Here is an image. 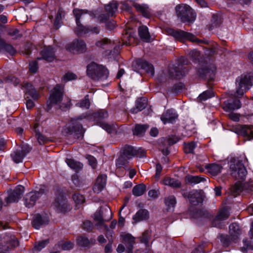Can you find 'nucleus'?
Instances as JSON below:
<instances>
[{
	"label": "nucleus",
	"mask_w": 253,
	"mask_h": 253,
	"mask_svg": "<svg viewBox=\"0 0 253 253\" xmlns=\"http://www.w3.org/2000/svg\"><path fill=\"white\" fill-rule=\"evenodd\" d=\"M127 159L123 155L116 160V166L118 168H126L128 164Z\"/></svg>",
	"instance_id": "nucleus-49"
},
{
	"label": "nucleus",
	"mask_w": 253,
	"mask_h": 253,
	"mask_svg": "<svg viewBox=\"0 0 253 253\" xmlns=\"http://www.w3.org/2000/svg\"><path fill=\"white\" fill-rule=\"evenodd\" d=\"M137 66L138 68H140L144 70L147 73H150L151 76L154 74V69L153 65L145 60L141 59H138L133 63L132 66Z\"/></svg>",
	"instance_id": "nucleus-21"
},
{
	"label": "nucleus",
	"mask_w": 253,
	"mask_h": 253,
	"mask_svg": "<svg viewBox=\"0 0 253 253\" xmlns=\"http://www.w3.org/2000/svg\"><path fill=\"white\" fill-rule=\"evenodd\" d=\"M230 95L232 98L225 101L223 103V109L227 112L238 109L241 106L240 100L237 99L233 93H231Z\"/></svg>",
	"instance_id": "nucleus-18"
},
{
	"label": "nucleus",
	"mask_w": 253,
	"mask_h": 253,
	"mask_svg": "<svg viewBox=\"0 0 253 253\" xmlns=\"http://www.w3.org/2000/svg\"><path fill=\"white\" fill-rule=\"evenodd\" d=\"M165 203L168 209L173 208L176 203V198L173 195L169 196L165 198Z\"/></svg>",
	"instance_id": "nucleus-46"
},
{
	"label": "nucleus",
	"mask_w": 253,
	"mask_h": 253,
	"mask_svg": "<svg viewBox=\"0 0 253 253\" xmlns=\"http://www.w3.org/2000/svg\"><path fill=\"white\" fill-rule=\"evenodd\" d=\"M100 126L109 133H113L117 131V126L115 125H110L108 124L102 123L100 124Z\"/></svg>",
	"instance_id": "nucleus-48"
},
{
	"label": "nucleus",
	"mask_w": 253,
	"mask_h": 253,
	"mask_svg": "<svg viewBox=\"0 0 253 253\" xmlns=\"http://www.w3.org/2000/svg\"><path fill=\"white\" fill-rule=\"evenodd\" d=\"M66 162L68 166L76 171L80 170L83 168V164L72 159H66Z\"/></svg>",
	"instance_id": "nucleus-31"
},
{
	"label": "nucleus",
	"mask_w": 253,
	"mask_h": 253,
	"mask_svg": "<svg viewBox=\"0 0 253 253\" xmlns=\"http://www.w3.org/2000/svg\"><path fill=\"white\" fill-rule=\"evenodd\" d=\"M1 49L5 50L11 55H14L16 52V49L13 47L12 45L6 43V42L1 48Z\"/></svg>",
	"instance_id": "nucleus-55"
},
{
	"label": "nucleus",
	"mask_w": 253,
	"mask_h": 253,
	"mask_svg": "<svg viewBox=\"0 0 253 253\" xmlns=\"http://www.w3.org/2000/svg\"><path fill=\"white\" fill-rule=\"evenodd\" d=\"M253 75L250 74L242 75L237 78L236 80V93L239 96H242L244 93L253 85Z\"/></svg>",
	"instance_id": "nucleus-9"
},
{
	"label": "nucleus",
	"mask_w": 253,
	"mask_h": 253,
	"mask_svg": "<svg viewBox=\"0 0 253 253\" xmlns=\"http://www.w3.org/2000/svg\"><path fill=\"white\" fill-rule=\"evenodd\" d=\"M75 32L77 35L87 34L90 32L89 27H85L83 26L81 22L77 24V28L75 30Z\"/></svg>",
	"instance_id": "nucleus-42"
},
{
	"label": "nucleus",
	"mask_w": 253,
	"mask_h": 253,
	"mask_svg": "<svg viewBox=\"0 0 253 253\" xmlns=\"http://www.w3.org/2000/svg\"><path fill=\"white\" fill-rule=\"evenodd\" d=\"M135 106L140 109V110H142L144 109L146 106V100L145 98H138L136 102Z\"/></svg>",
	"instance_id": "nucleus-58"
},
{
	"label": "nucleus",
	"mask_w": 253,
	"mask_h": 253,
	"mask_svg": "<svg viewBox=\"0 0 253 253\" xmlns=\"http://www.w3.org/2000/svg\"><path fill=\"white\" fill-rule=\"evenodd\" d=\"M37 127L38 125L37 124L35 125L34 129L36 133V136L39 144L40 145H42L49 141L50 139L48 137L41 134L40 132L37 129Z\"/></svg>",
	"instance_id": "nucleus-37"
},
{
	"label": "nucleus",
	"mask_w": 253,
	"mask_h": 253,
	"mask_svg": "<svg viewBox=\"0 0 253 253\" xmlns=\"http://www.w3.org/2000/svg\"><path fill=\"white\" fill-rule=\"evenodd\" d=\"M148 127L147 125H136L133 130V134L137 136H143Z\"/></svg>",
	"instance_id": "nucleus-36"
},
{
	"label": "nucleus",
	"mask_w": 253,
	"mask_h": 253,
	"mask_svg": "<svg viewBox=\"0 0 253 253\" xmlns=\"http://www.w3.org/2000/svg\"><path fill=\"white\" fill-rule=\"evenodd\" d=\"M46 190L45 186H42L38 190H35L27 193L24 198L25 205L28 208L33 207L36 201L42 195L46 194Z\"/></svg>",
	"instance_id": "nucleus-10"
},
{
	"label": "nucleus",
	"mask_w": 253,
	"mask_h": 253,
	"mask_svg": "<svg viewBox=\"0 0 253 253\" xmlns=\"http://www.w3.org/2000/svg\"><path fill=\"white\" fill-rule=\"evenodd\" d=\"M106 178L105 174H101L97 177L93 187L94 192L99 193L103 189L106 185Z\"/></svg>",
	"instance_id": "nucleus-25"
},
{
	"label": "nucleus",
	"mask_w": 253,
	"mask_h": 253,
	"mask_svg": "<svg viewBox=\"0 0 253 253\" xmlns=\"http://www.w3.org/2000/svg\"><path fill=\"white\" fill-rule=\"evenodd\" d=\"M178 117V115L174 110L169 109L164 112L161 117V119L164 124L173 123Z\"/></svg>",
	"instance_id": "nucleus-22"
},
{
	"label": "nucleus",
	"mask_w": 253,
	"mask_h": 253,
	"mask_svg": "<svg viewBox=\"0 0 253 253\" xmlns=\"http://www.w3.org/2000/svg\"><path fill=\"white\" fill-rule=\"evenodd\" d=\"M93 116L96 121H99L107 118L108 117V114L105 110H100L94 113Z\"/></svg>",
	"instance_id": "nucleus-44"
},
{
	"label": "nucleus",
	"mask_w": 253,
	"mask_h": 253,
	"mask_svg": "<svg viewBox=\"0 0 253 253\" xmlns=\"http://www.w3.org/2000/svg\"><path fill=\"white\" fill-rule=\"evenodd\" d=\"M166 31L169 35L172 36L176 40L181 42H183L185 40H188L192 42H196L198 43H208L207 41L200 40L191 33L181 30H174L172 28H168L167 29Z\"/></svg>",
	"instance_id": "nucleus-7"
},
{
	"label": "nucleus",
	"mask_w": 253,
	"mask_h": 253,
	"mask_svg": "<svg viewBox=\"0 0 253 253\" xmlns=\"http://www.w3.org/2000/svg\"><path fill=\"white\" fill-rule=\"evenodd\" d=\"M138 34L140 37L144 41L148 42L150 40V34L148 29L146 26H142L138 28Z\"/></svg>",
	"instance_id": "nucleus-35"
},
{
	"label": "nucleus",
	"mask_w": 253,
	"mask_h": 253,
	"mask_svg": "<svg viewBox=\"0 0 253 253\" xmlns=\"http://www.w3.org/2000/svg\"><path fill=\"white\" fill-rule=\"evenodd\" d=\"M232 131L238 135H240L248 140L253 139V126L237 125L233 126Z\"/></svg>",
	"instance_id": "nucleus-11"
},
{
	"label": "nucleus",
	"mask_w": 253,
	"mask_h": 253,
	"mask_svg": "<svg viewBox=\"0 0 253 253\" xmlns=\"http://www.w3.org/2000/svg\"><path fill=\"white\" fill-rule=\"evenodd\" d=\"M77 78V76L73 73L70 72H68L63 77L62 81L63 82H67V81H71L72 80L76 79Z\"/></svg>",
	"instance_id": "nucleus-63"
},
{
	"label": "nucleus",
	"mask_w": 253,
	"mask_h": 253,
	"mask_svg": "<svg viewBox=\"0 0 253 253\" xmlns=\"http://www.w3.org/2000/svg\"><path fill=\"white\" fill-rule=\"evenodd\" d=\"M133 6L136 10L140 13L144 17L149 18L151 15L150 9L148 6L145 4H140L137 3H134Z\"/></svg>",
	"instance_id": "nucleus-29"
},
{
	"label": "nucleus",
	"mask_w": 253,
	"mask_h": 253,
	"mask_svg": "<svg viewBox=\"0 0 253 253\" xmlns=\"http://www.w3.org/2000/svg\"><path fill=\"white\" fill-rule=\"evenodd\" d=\"M49 243L48 240H43L36 243L34 246V249L37 251H40L44 248Z\"/></svg>",
	"instance_id": "nucleus-60"
},
{
	"label": "nucleus",
	"mask_w": 253,
	"mask_h": 253,
	"mask_svg": "<svg viewBox=\"0 0 253 253\" xmlns=\"http://www.w3.org/2000/svg\"><path fill=\"white\" fill-rule=\"evenodd\" d=\"M105 11L106 14H101L98 16L100 22H106L110 17H114L118 11V4L116 1H112L109 4L105 5Z\"/></svg>",
	"instance_id": "nucleus-13"
},
{
	"label": "nucleus",
	"mask_w": 253,
	"mask_h": 253,
	"mask_svg": "<svg viewBox=\"0 0 253 253\" xmlns=\"http://www.w3.org/2000/svg\"><path fill=\"white\" fill-rule=\"evenodd\" d=\"M229 230L231 240L234 243L237 242L242 234V231L239 225L236 223H233L229 225Z\"/></svg>",
	"instance_id": "nucleus-23"
},
{
	"label": "nucleus",
	"mask_w": 253,
	"mask_h": 253,
	"mask_svg": "<svg viewBox=\"0 0 253 253\" xmlns=\"http://www.w3.org/2000/svg\"><path fill=\"white\" fill-rule=\"evenodd\" d=\"M243 192V189L242 186V182L240 181L237 182L231 188V194L234 197H236L239 195L241 192Z\"/></svg>",
	"instance_id": "nucleus-41"
},
{
	"label": "nucleus",
	"mask_w": 253,
	"mask_h": 253,
	"mask_svg": "<svg viewBox=\"0 0 253 253\" xmlns=\"http://www.w3.org/2000/svg\"><path fill=\"white\" fill-rule=\"evenodd\" d=\"M53 206L58 212L65 213L70 210L66 198L61 194L56 197Z\"/></svg>",
	"instance_id": "nucleus-16"
},
{
	"label": "nucleus",
	"mask_w": 253,
	"mask_h": 253,
	"mask_svg": "<svg viewBox=\"0 0 253 253\" xmlns=\"http://www.w3.org/2000/svg\"><path fill=\"white\" fill-rule=\"evenodd\" d=\"M73 199L77 205L82 204L85 202V198L83 195L78 193L73 195Z\"/></svg>",
	"instance_id": "nucleus-57"
},
{
	"label": "nucleus",
	"mask_w": 253,
	"mask_h": 253,
	"mask_svg": "<svg viewBox=\"0 0 253 253\" xmlns=\"http://www.w3.org/2000/svg\"><path fill=\"white\" fill-rule=\"evenodd\" d=\"M182 195L183 197L188 198L193 205H197L201 201V195L197 190H193L189 192H184Z\"/></svg>",
	"instance_id": "nucleus-20"
},
{
	"label": "nucleus",
	"mask_w": 253,
	"mask_h": 253,
	"mask_svg": "<svg viewBox=\"0 0 253 253\" xmlns=\"http://www.w3.org/2000/svg\"><path fill=\"white\" fill-rule=\"evenodd\" d=\"M196 144L194 142L186 144L184 146V152L186 153H193Z\"/></svg>",
	"instance_id": "nucleus-59"
},
{
	"label": "nucleus",
	"mask_w": 253,
	"mask_h": 253,
	"mask_svg": "<svg viewBox=\"0 0 253 253\" xmlns=\"http://www.w3.org/2000/svg\"><path fill=\"white\" fill-rule=\"evenodd\" d=\"M188 61L184 57H181L178 60L177 66L169 68L170 76L174 79H180L184 77L188 71V68L185 66L188 65Z\"/></svg>",
	"instance_id": "nucleus-8"
},
{
	"label": "nucleus",
	"mask_w": 253,
	"mask_h": 253,
	"mask_svg": "<svg viewBox=\"0 0 253 253\" xmlns=\"http://www.w3.org/2000/svg\"><path fill=\"white\" fill-rule=\"evenodd\" d=\"M146 190V186L145 184L141 183L135 185L132 189V194L138 197L142 195Z\"/></svg>",
	"instance_id": "nucleus-33"
},
{
	"label": "nucleus",
	"mask_w": 253,
	"mask_h": 253,
	"mask_svg": "<svg viewBox=\"0 0 253 253\" xmlns=\"http://www.w3.org/2000/svg\"><path fill=\"white\" fill-rule=\"evenodd\" d=\"M230 215L228 210L226 208H223L219 210L217 215L212 221V225L217 228H221L222 221L227 219Z\"/></svg>",
	"instance_id": "nucleus-17"
},
{
	"label": "nucleus",
	"mask_w": 253,
	"mask_h": 253,
	"mask_svg": "<svg viewBox=\"0 0 253 253\" xmlns=\"http://www.w3.org/2000/svg\"><path fill=\"white\" fill-rule=\"evenodd\" d=\"M186 179L188 182L191 184H196L201 182L206 181V179L204 177L201 176H193L191 175H188L186 177Z\"/></svg>",
	"instance_id": "nucleus-39"
},
{
	"label": "nucleus",
	"mask_w": 253,
	"mask_h": 253,
	"mask_svg": "<svg viewBox=\"0 0 253 253\" xmlns=\"http://www.w3.org/2000/svg\"><path fill=\"white\" fill-rule=\"evenodd\" d=\"M123 154L127 159H131L136 155V149L131 146H126L123 149Z\"/></svg>",
	"instance_id": "nucleus-34"
},
{
	"label": "nucleus",
	"mask_w": 253,
	"mask_h": 253,
	"mask_svg": "<svg viewBox=\"0 0 253 253\" xmlns=\"http://www.w3.org/2000/svg\"><path fill=\"white\" fill-rule=\"evenodd\" d=\"M59 246L63 250H70L73 248L74 243L71 241L60 242L59 243Z\"/></svg>",
	"instance_id": "nucleus-54"
},
{
	"label": "nucleus",
	"mask_w": 253,
	"mask_h": 253,
	"mask_svg": "<svg viewBox=\"0 0 253 253\" xmlns=\"http://www.w3.org/2000/svg\"><path fill=\"white\" fill-rule=\"evenodd\" d=\"M86 74L94 81H103L107 79L109 72L105 67L91 62L87 66Z\"/></svg>",
	"instance_id": "nucleus-4"
},
{
	"label": "nucleus",
	"mask_w": 253,
	"mask_h": 253,
	"mask_svg": "<svg viewBox=\"0 0 253 253\" xmlns=\"http://www.w3.org/2000/svg\"><path fill=\"white\" fill-rule=\"evenodd\" d=\"M48 219L45 216H42L40 214L34 215L32 221L33 226L36 229H39L43 225L47 224Z\"/></svg>",
	"instance_id": "nucleus-26"
},
{
	"label": "nucleus",
	"mask_w": 253,
	"mask_h": 253,
	"mask_svg": "<svg viewBox=\"0 0 253 253\" xmlns=\"http://www.w3.org/2000/svg\"><path fill=\"white\" fill-rule=\"evenodd\" d=\"M41 57H38L37 60L44 59L48 62H51L55 59V51L51 46H44L40 52Z\"/></svg>",
	"instance_id": "nucleus-19"
},
{
	"label": "nucleus",
	"mask_w": 253,
	"mask_h": 253,
	"mask_svg": "<svg viewBox=\"0 0 253 253\" xmlns=\"http://www.w3.org/2000/svg\"><path fill=\"white\" fill-rule=\"evenodd\" d=\"M214 92L211 89L206 90L201 93L198 97V99L201 101H205L207 99L214 96Z\"/></svg>",
	"instance_id": "nucleus-47"
},
{
	"label": "nucleus",
	"mask_w": 253,
	"mask_h": 253,
	"mask_svg": "<svg viewBox=\"0 0 253 253\" xmlns=\"http://www.w3.org/2000/svg\"><path fill=\"white\" fill-rule=\"evenodd\" d=\"M25 190V188L22 185H18L13 190L8 192V195L4 200L7 204L17 202L22 197Z\"/></svg>",
	"instance_id": "nucleus-15"
},
{
	"label": "nucleus",
	"mask_w": 253,
	"mask_h": 253,
	"mask_svg": "<svg viewBox=\"0 0 253 253\" xmlns=\"http://www.w3.org/2000/svg\"><path fill=\"white\" fill-rule=\"evenodd\" d=\"M231 174L237 179L244 180L247 174V171L243 164L240 161L232 164L230 165Z\"/></svg>",
	"instance_id": "nucleus-12"
},
{
	"label": "nucleus",
	"mask_w": 253,
	"mask_h": 253,
	"mask_svg": "<svg viewBox=\"0 0 253 253\" xmlns=\"http://www.w3.org/2000/svg\"><path fill=\"white\" fill-rule=\"evenodd\" d=\"M64 15V12L61 8H59L58 12L56 14L55 21H54V26L56 29H58L62 24V17Z\"/></svg>",
	"instance_id": "nucleus-43"
},
{
	"label": "nucleus",
	"mask_w": 253,
	"mask_h": 253,
	"mask_svg": "<svg viewBox=\"0 0 253 253\" xmlns=\"http://www.w3.org/2000/svg\"><path fill=\"white\" fill-rule=\"evenodd\" d=\"M189 56L193 61L198 63L197 73L201 78L207 80L208 84H211L215 77L216 68L209 62V58H203L200 52L194 49L189 52Z\"/></svg>",
	"instance_id": "nucleus-1"
},
{
	"label": "nucleus",
	"mask_w": 253,
	"mask_h": 253,
	"mask_svg": "<svg viewBox=\"0 0 253 253\" xmlns=\"http://www.w3.org/2000/svg\"><path fill=\"white\" fill-rule=\"evenodd\" d=\"M66 49L73 53H82L86 51L85 42L82 40H76L66 46Z\"/></svg>",
	"instance_id": "nucleus-14"
},
{
	"label": "nucleus",
	"mask_w": 253,
	"mask_h": 253,
	"mask_svg": "<svg viewBox=\"0 0 253 253\" xmlns=\"http://www.w3.org/2000/svg\"><path fill=\"white\" fill-rule=\"evenodd\" d=\"M112 216L111 210L108 207L104 208L101 211H96L94 214V220L97 222L96 225H102L104 226L107 232L106 236H107V235L112 236L113 231L110 230L108 226L104 224V223L105 221L110 220L112 218ZM107 237L108 238V237Z\"/></svg>",
	"instance_id": "nucleus-5"
},
{
	"label": "nucleus",
	"mask_w": 253,
	"mask_h": 253,
	"mask_svg": "<svg viewBox=\"0 0 253 253\" xmlns=\"http://www.w3.org/2000/svg\"><path fill=\"white\" fill-rule=\"evenodd\" d=\"M179 140V138L175 135L169 136L167 138V141L169 145L176 143Z\"/></svg>",
	"instance_id": "nucleus-64"
},
{
	"label": "nucleus",
	"mask_w": 253,
	"mask_h": 253,
	"mask_svg": "<svg viewBox=\"0 0 253 253\" xmlns=\"http://www.w3.org/2000/svg\"><path fill=\"white\" fill-rule=\"evenodd\" d=\"M24 87L25 88V94L26 95H29L35 100L39 98V94L31 84H25Z\"/></svg>",
	"instance_id": "nucleus-30"
},
{
	"label": "nucleus",
	"mask_w": 253,
	"mask_h": 253,
	"mask_svg": "<svg viewBox=\"0 0 253 253\" xmlns=\"http://www.w3.org/2000/svg\"><path fill=\"white\" fill-rule=\"evenodd\" d=\"M123 242L128 249V253H132L133 245L134 243V238L129 234H124L121 235Z\"/></svg>",
	"instance_id": "nucleus-28"
},
{
	"label": "nucleus",
	"mask_w": 253,
	"mask_h": 253,
	"mask_svg": "<svg viewBox=\"0 0 253 253\" xmlns=\"http://www.w3.org/2000/svg\"><path fill=\"white\" fill-rule=\"evenodd\" d=\"M84 118L85 117L82 115L77 118H72L66 126L64 128L65 132L68 135H73L75 138L83 139L85 130L79 121Z\"/></svg>",
	"instance_id": "nucleus-3"
},
{
	"label": "nucleus",
	"mask_w": 253,
	"mask_h": 253,
	"mask_svg": "<svg viewBox=\"0 0 253 253\" xmlns=\"http://www.w3.org/2000/svg\"><path fill=\"white\" fill-rule=\"evenodd\" d=\"M82 227L84 230L90 232L93 228V224L90 221L86 220L83 222Z\"/></svg>",
	"instance_id": "nucleus-61"
},
{
	"label": "nucleus",
	"mask_w": 253,
	"mask_h": 253,
	"mask_svg": "<svg viewBox=\"0 0 253 253\" xmlns=\"http://www.w3.org/2000/svg\"><path fill=\"white\" fill-rule=\"evenodd\" d=\"M243 192L249 193L253 190V184L251 183H242Z\"/></svg>",
	"instance_id": "nucleus-62"
},
{
	"label": "nucleus",
	"mask_w": 253,
	"mask_h": 253,
	"mask_svg": "<svg viewBox=\"0 0 253 253\" xmlns=\"http://www.w3.org/2000/svg\"><path fill=\"white\" fill-rule=\"evenodd\" d=\"M11 157L15 163H19L22 161L24 154H22L20 150H16L11 154Z\"/></svg>",
	"instance_id": "nucleus-45"
},
{
	"label": "nucleus",
	"mask_w": 253,
	"mask_h": 253,
	"mask_svg": "<svg viewBox=\"0 0 253 253\" xmlns=\"http://www.w3.org/2000/svg\"><path fill=\"white\" fill-rule=\"evenodd\" d=\"M77 242L81 247L89 248L96 244V240L94 238L88 239L85 236H80L77 238Z\"/></svg>",
	"instance_id": "nucleus-27"
},
{
	"label": "nucleus",
	"mask_w": 253,
	"mask_h": 253,
	"mask_svg": "<svg viewBox=\"0 0 253 253\" xmlns=\"http://www.w3.org/2000/svg\"><path fill=\"white\" fill-rule=\"evenodd\" d=\"M219 239L222 245L225 247H228L230 245L231 242H233L230 235H221L219 236Z\"/></svg>",
	"instance_id": "nucleus-51"
},
{
	"label": "nucleus",
	"mask_w": 253,
	"mask_h": 253,
	"mask_svg": "<svg viewBox=\"0 0 253 253\" xmlns=\"http://www.w3.org/2000/svg\"><path fill=\"white\" fill-rule=\"evenodd\" d=\"M76 106L82 108L88 109L90 106V101L88 98V95H86L84 99L76 104Z\"/></svg>",
	"instance_id": "nucleus-50"
},
{
	"label": "nucleus",
	"mask_w": 253,
	"mask_h": 253,
	"mask_svg": "<svg viewBox=\"0 0 253 253\" xmlns=\"http://www.w3.org/2000/svg\"><path fill=\"white\" fill-rule=\"evenodd\" d=\"M206 168L211 175H216L220 172L222 167L220 165L212 164L207 165Z\"/></svg>",
	"instance_id": "nucleus-32"
},
{
	"label": "nucleus",
	"mask_w": 253,
	"mask_h": 253,
	"mask_svg": "<svg viewBox=\"0 0 253 253\" xmlns=\"http://www.w3.org/2000/svg\"><path fill=\"white\" fill-rule=\"evenodd\" d=\"M151 237V232L149 230H145L140 237V242L142 243L147 245L150 240Z\"/></svg>",
	"instance_id": "nucleus-53"
},
{
	"label": "nucleus",
	"mask_w": 253,
	"mask_h": 253,
	"mask_svg": "<svg viewBox=\"0 0 253 253\" xmlns=\"http://www.w3.org/2000/svg\"><path fill=\"white\" fill-rule=\"evenodd\" d=\"M175 11L177 16L183 22H192L196 19V13L187 4H181L176 5Z\"/></svg>",
	"instance_id": "nucleus-6"
},
{
	"label": "nucleus",
	"mask_w": 253,
	"mask_h": 253,
	"mask_svg": "<svg viewBox=\"0 0 253 253\" xmlns=\"http://www.w3.org/2000/svg\"><path fill=\"white\" fill-rule=\"evenodd\" d=\"M64 94V87L60 84H56L53 88L47 101V111L51 109L53 104H58L59 109L62 111L69 110L72 105L71 99Z\"/></svg>",
	"instance_id": "nucleus-2"
},
{
	"label": "nucleus",
	"mask_w": 253,
	"mask_h": 253,
	"mask_svg": "<svg viewBox=\"0 0 253 253\" xmlns=\"http://www.w3.org/2000/svg\"><path fill=\"white\" fill-rule=\"evenodd\" d=\"M114 44V43H113L108 38H104L101 40H98L96 41L95 43V45L101 48L102 49L111 47L112 45Z\"/></svg>",
	"instance_id": "nucleus-38"
},
{
	"label": "nucleus",
	"mask_w": 253,
	"mask_h": 253,
	"mask_svg": "<svg viewBox=\"0 0 253 253\" xmlns=\"http://www.w3.org/2000/svg\"><path fill=\"white\" fill-rule=\"evenodd\" d=\"M164 183L173 188H179L181 186V183L178 180L170 177L165 178Z\"/></svg>",
	"instance_id": "nucleus-40"
},
{
	"label": "nucleus",
	"mask_w": 253,
	"mask_h": 253,
	"mask_svg": "<svg viewBox=\"0 0 253 253\" xmlns=\"http://www.w3.org/2000/svg\"><path fill=\"white\" fill-rule=\"evenodd\" d=\"M73 14L76 18V24L79 23L80 22V18L82 15L84 13H86L87 11L83 9L75 8L73 10Z\"/></svg>",
	"instance_id": "nucleus-52"
},
{
	"label": "nucleus",
	"mask_w": 253,
	"mask_h": 253,
	"mask_svg": "<svg viewBox=\"0 0 253 253\" xmlns=\"http://www.w3.org/2000/svg\"><path fill=\"white\" fill-rule=\"evenodd\" d=\"M149 218V212L146 209H140L133 215L132 217L133 224L146 221Z\"/></svg>",
	"instance_id": "nucleus-24"
},
{
	"label": "nucleus",
	"mask_w": 253,
	"mask_h": 253,
	"mask_svg": "<svg viewBox=\"0 0 253 253\" xmlns=\"http://www.w3.org/2000/svg\"><path fill=\"white\" fill-rule=\"evenodd\" d=\"M8 34L14 39L20 38L22 37V34L20 33L17 29L11 28L8 30Z\"/></svg>",
	"instance_id": "nucleus-56"
}]
</instances>
